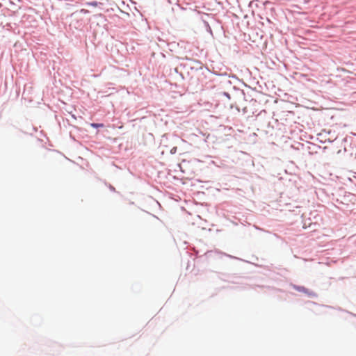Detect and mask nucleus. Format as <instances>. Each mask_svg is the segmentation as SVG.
Masks as SVG:
<instances>
[{"label":"nucleus","instance_id":"f257e3e1","mask_svg":"<svg viewBox=\"0 0 356 356\" xmlns=\"http://www.w3.org/2000/svg\"><path fill=\"white\" fill-rule=\"evenodd\" d=\"M90 126L94 128H99V127H103L104 124L100 123H92L90 124Z\"/></svg>","mask_w":356,"mask_h":356},{"label":"nucleus","instance_id":"f03ea898","mask_svg":"<svg viewBox=\"0 0 356 356\" xmlns=\"http://www.w3.org/2000/svg\"><path fill=\"white\" fill-rule=\"evenodd\" d=\"M305 288L304 287H301V286H298L297 288V290H298L299 291H305Z\"/></svg>","mask_w":356,"mask_h":356},{"label":"nucleus","instance_id":"7ed1b4c3","mask_svg":"<svg viewBox=\"0 0 356 356\" xmlns=\"http://www.w3.org/2000/svg\"><path fill=\"white\" fill-rule=\"evenodd\" d=\"M177 147H174L171 149V153H175Z\"/></svg>","mask_w":356,"mask_h":356}]
</instances>
